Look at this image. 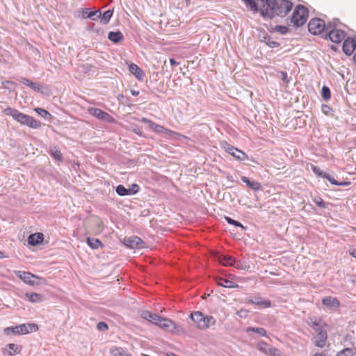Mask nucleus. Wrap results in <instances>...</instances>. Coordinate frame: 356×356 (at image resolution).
I'll return each mask as SVG.
<instances>
[{"label": "nucleus", "instance_id": "nucleus-1", "mask_svg": "<svg viewBox=\"0 0 356 356\" xmlns=\"http://www.w3.org/2000/svg\"><path fill=\"white\" fill-rule=\"evenodd\" d=\"M259 1V0H257ZM260 13L264 17L272 19L275 16L284 17L293 8V3L289 0H260Z\"/></svg>", "mask_w": 356, "mask_h": 356}, {"label": "nucleus", "instance_id": "nucleus-2", "mask_svg": "<svg viewBox=\"0 0 356 356\" xmlns=\"http://www.w3.org/2000/svg\"><path fill=\"white\" fill-rule=\"evenodd\" d=\"M3 112L6 115L12 116L15 120L21 124L26 125L33 129H38L41 126L40 121L11 107L5 108Z\"/></svg>", "mask_w": 356, "mask_h": 356}, {"label": "nucleus", "instance_id": "nucleus-3", "mask_svg": "<svg viewBox=\"0 0 356 356\" xmlns=\"http://www.w3.org/2000/svg\"><path fill=\"white\" fill-rule=\"evenodd\" d=\"M140 316L143 318L159 326L163 329L168 330L170 328H175V324L171 320L162 318L159 315L152 313L149 311H142Z\"/></svg>", "mask_w": 356, "mask_h": 356}, {"label": "nucleus", "instance_id": "nucleus-4", "mask_svg": "<svg viewBox=\"0 0 356 356\" xmlns=\"http://www.w3.org/2000/svg\"><path fill=\"white\" fill-rule=\"evenodd\" d=\"M308 10L304 6L298 5L295 8L293 15L290 19L289 25L295 27H300L304 25L308 17Z\"/></svg>", "mask_w": 356, "mask_h": 356}, {"label": "nucleus", "instance_id": "nucleus-5", "mask_svg": "<svg viewBox=\"0 0 356 356\" xmlns=\"http://www.w3.org/2000/svg\"><path fill=\"white\" fill-rule=\"evenodd\" d=\"M190 317L195 326L201 330L207 329L216 323V320L213 316H206L200 312L192 313Z\"/></svg>", "mask_w": 356, "mask_h": 356}, {"label": "nucleus", "instance_id": "nucleus-6", "mask_svg": "<svg viewBox=\"0 0 356 356\" xmlns=\"http://www.w3.org/2000/svg\"><path fill=\"white\" fill-rule=\"evenodd\" d=\"M330 24L325 26V22L320 18L312 19L308 24L309 31L313 35H318L324 31L327 32L329 29Z\"/></svg>", "mask_w": 356, "mask_h": 356}, {"label": "nucleus", "instance_id": "nucleus-7", "mask_svg": "<svg viewBox=\"0 0 356 356\" xmlns=\"http://www.w3.org/2000/svg\"><path fill=\"white\" fill-rule=\"evenodd\" d=\"M222 148L223 149L231 154L234 158L236 159L243 161L248 159V156L245 152L240 150L239 149L232 146V145L229 144L228 143L223 141L220 143Z\"/></svg>", "mask_w": 356, "mask_h": 356}, {"label": "nucleus", "instance_id": "nucleus-8", "mask_svg": "<svg viewBox=\"0 0 356 356\" xmlns=\"http://www.w3.org/2000/svg\"><path fill=\"white\" fill-rule=\"evenodd\" d=\"M326 34L328 35L330 40L335 43H340L344 40L346 36V33L343 31L337 29L336 27L332 28L331 25L329 26V29L327 31Z\"/></svg>", "mask_w": 356, "mask_h": 356}, {"label": "nucleus", "instance_id": "nucleus-9", "mask_svg": "<svg viewBox=\"0 0 356 356\" xmlns=\"http://www.w3.org/2000/svg\"><path fill=\"white\" fill-rule=\"evenodd\" d=\"M88 113H90L91 115H92L102 121H104L106 122H112L114 121V119L111 115H110L106 112H105L98 108L91 107L88 109Z\"/></svg>", "mask_w": 356, "mask_h": 356}, {"label": "nucleus", "instance_id": "nucleus-10", "mask_svg": "<svg viewBox=\"0 0 356 356\" xmlns=\"http://www.w3.org/2000/svg\"><path fill=\"white\" fill-rule=\"evenodd\" d=\"M16 275L20 278L22 280H23L26 284H28L31 286H35L38 285L39 282L37 281L38 279V277L34 275L33 274L25 272V271H21L18 270L15 273Z\"/></svg>", "mask_w": 356, "mask_h": 356}, {"label": "nucleus", "instance_id": "nucleus-11", "mask_svg": "<svg viewBox=\"0 0 356 356\" xmlns=\"http://www.w3.org/2000/svg\"><path fill=\"white\" fill-rule=\"evenodd\" d=\"M246 302L257 305L259 308L265 309L271 307V302L269 300L264 299L259 296H251L246 299Z\"/></svg>", "mask_w": 356, "mask_h": 356}, {"label": "nucleus", "instance_id": "nucleus-12", "mask_svg": "<svg viewBox=\"0 0 356 356\" xmlns=\"http://www.w3.org/2000/svg\"><path fill=\"white\" fill-rule=\"evenodd\" d=\"M322 305L330 310H337L340 307V301L335 297L326 296L322 300Z\"/></svg>", "mask_w": 356, "mask_h": 356}, {"label": "nucleus", "instance_id": "nucleus-13", "mask_svg": "<svg viewBox=\"0 0 356 356\" xmlns=\"http://www.w3.org/2000/svg\"><path fill=\"white\" fill-rule=\"evenodd\" d=\"M316 332V335L314 337V343L315 346L320 348L324 347L327 338L326 330L323 328Z\"/></svg>", "mask_w": 356, "mask_h": 356}, {"label": "nucleus", "instance_id": "nucleus-14", "mask_svg": "<svg viewBox=\"0 0 356 356\" xmlns=\"http://www.w3.org/2000/svg\"><path fill=\"white\" fill-rule=\"evenodd\" d=\"M356 49V43L352 38H344L343 44V51L346 55H351L353 51Z\"/></svg>", "mask_w": 356, "mask_h": 356}, {"label": "nucleus", "instance_id": "nucleus-15", "mask_svg": "<svg viewBox=\"0 0 356 356\" xmlns=\"http://www.w3.org/2000/svg\"><path fill=\"white\" fill-rule=\"evenodd\" d=\"M81 16L83 19H90L94 21L101 17V12L100 10L90 11L88 8H83Z\"/></svg>", "mask_w": 356, "mask_h": 356}, {"label": "nucleus", "instance_id": "nucleus-16", "mask_svg": "<svg viewBox=\"0 0 356 356\" xmlns=\"http://www.w3.org/2000/svg\"><path fill=\"white\" fill-rule=\"evenodd\" d=\"M44 241V235L42 233L38 232L30 234L28 237V243L31 245L36 246L42 243Z\"/></svg>", "mask_w": 356, "mask_h": 356}, {"label": "nucleus", "instance_id": "nucleus-17", "mask_svg": "<svg viewBox=\"0 0 356 356\" xmlns=\"http://www.w3.org/2000/svg\"><path fill=\"white\" fill-rule=\"evenodd\" d=\"M141 122H144V123H146L149 125V128L151 129H152L154 132L156 133H158V134H161V133H163L164 131V129L165 127L160 125V124H156L155 122H154L153 121L146 118H143L141 120H140Z\"/></svg>", "mask_w": 356, "mask_h": 356}, {"label": "nucleus", "instance_id": "nucleus-18", "mask_svg": "<svg viewBox=\"0 0 356 356\" xmlns=\"http://www.w3.org/2000/svg\"><path fill=\"white\" fill-rule=\"evenodd\" d=\"M19 326L20 334H25L33 331H36L38 329V326L35 323H28L22 324Z\"/></svg>", "mask_w": 356, "mask_h": 356}, {"label": "nucleus", "instance_id": "nucleus-19", "mask_svg": "<svg viewBox=\"0 0 356 356\" xmlns=\"http://www.w3.org/2000/svg\"><path fill=\"white\" fill-rule=\"evenodd\" d=\"M129 72L134 74L138 80H143V72L140 67H139L137 65L131 63L129 64Z\"/></svg>", "mask_w": 356, "mask_h": 356}, {"label": "nucleus", "instance_id": "nucleus-20", "mask_svg": "<svg viewBox=\"0 0 356 356\" xmlns=\"http://www.w3.org/2000/svg\"><path fill=\"white\" fill-rule=\"evenodd\" d=\"M127 245L131 248H143V241L138 236H132L127 239Z\"/></svg>", "mask_w": 356, "mask_h": 356}, {"label": "nucleus", "instance_id": "nucleus-21", "mask_svg": "<svg viewBox=\"0 0 356 356\" xmlns=\"http://www.w3.org/2000/svg\"><path fill=\"white\" fill-rule=\"evenodd\" d=\"M246 7L251 11H252L254 13H257L259 10L258 7L259 6L261 8L262 7L261 6V1H258L257 0H243Z\"/></svg>", "mask_w": 356, "mask_h": 356}, {"label": "nucleus", "instance_id": "nucleus-22", "mask_svg": "<svg viewBox=\"0 0 356 356\" xmlns=\"http://www.w3.org/2000/svg\"><path fill=\"white\" fill-rule=\"evenodd\" d=\"M49 152L52 158L57 161H63V155L59 148L56 145H51L49 147Z\"/></svg>", "mask_w": 356, "mask_h": 356}, {"label": "nucleus", "instance_id": "nucleus-23", "mask_svg": "<svg viewBox=\"0 0 356 356\" xmlns=\"http://www.w3.org/2000/svg\"><path fill=\"white\" fill-rule=\"evenodd\" d=\"M163 134H164L168 139H175L177 140H181L182 138H186V136L177 132H175L166 128L164 129V131L163 132Z\"/></svg>", "mask_w": 356, "mask_h": 356}, {"label": "nucleus", "instance_id": "nucleus-24", "mask_svg": "<svg viewBox=\"0 0 356 356\" xmlns=\"http://www.w3.org/2000/svg\"><path fill=\"white\" fill-rule=\"evenodd\" d=\"M308 324L315 332L323 329L321 319L316 317L310 318Z\"/></svg>", "mask_w": 356, "mask_h": 356}, {"label": "nucleus", "instance_id": "nucleus-25", "mask_svg": "<svg viewBox=\"0 0 356 356\" xmlns=\"http://www.w3.org/2000/svg\"><path fill=\"white\" fill-rule=\"evenodd\" d=\"M108 38L114 43H118L123 40L124 37L120 31H111L108 34Z\"/></svg>", "mask_w": 356, "mask_h": 356}, {"label": "nucleus", "instance_id": "nucleus-26", "mask_svg": "<svg viewBox=\"0 0 356 356\" xmlns=\"http://www.w3.org/2000/svg\"><path fill=\"white\" fill-rule=\"evenodd\" d=\"M307 170H312L317 177H320L321 178H331L330 175H326V173L323 172L319 167L316 166L313 164H310L309 167L307 168Z\"/></svg>", "mask_w": 356, "mask_h": 356}, {"label": "nucleus", "instance_id": "nucleus-27", "mask_svg": "<svg viewBox=\"0 0 356 356\" xmlns=\"http://www.w3.org/2000/svg\"><path fill=\"white\" fill-rule=\"evenodd\" d=\"M218 261L224 266H233L235 259L229 255H220Z\"/></svg>", "mask_w": 356, "mask_h": 356}, {"label": "nucleus", "instance_id": "nucleus-28", "mask_svg": "<svg viewBox=\"0 0 356 356\" xmlns=\"http://www.w3.org/2000/svg\"><path fill=\"white\" fill-rule=\"evenodd\" d=\"M87 244L93 250L102 247V243L100 240L95 238L88 237L86 239Z\"/></svg>", "mask_w": 356, "mask_h": 356}, {"label": "nucleus", "instance_id": "nucleus-29", "mask_svg": "<svg viewBox=\"0 0 356 356\" xmlns=\"http://www.w3.org/2000/svg\"><path fill=\"white\" fill-rule=\"evenodd\" d=\"M20 81L25 86H29L32 90L36 92H39L40 90V86L38 85L36 83L33 82L26 78H21Z\"/></svg>", "mask_w": 356, "mask_h": 356}, {"label": "nucleus", "instance_id": "nucleus-30", "mask_svg": "<svg viewBox=\"0 0 356 356\" xmlns=\"http://www.w3.org/2000/svg\"><path fill=\"white\" fill-rule=\"evenodd\" d=\"M217 284L219 286L229 289L238 286V285L235 284L232 281L224 278H218L217 280Z\"/></svg>", "mask_w": 356, "mask_h": 356}, {"label": "nucleus", "instance_id": "nucleus-31", "mask_svg": "<svg viewBox=\"0 0 356 356\" xmlns=\"http://www.w3.org/2000/svg\"><path fill=\"white\" fill-rule=\"evenodd\" d=\"M111 353L113 356H132L124 349L120 347H113L111 348Z\"/></svg>", "mask_w": 356, "mask_h": 356}, {"label": "nucleus", "instance_id": "nucleus-32", "mask_svg": "<svg viewBox=\"0 0 356 356\" xmlns=\"http://www.w3.org/2000/svg\"><path fill=\"white\" fill-rule=\"evenodd\" d=\"M6 350L8 351V355L13 356L19 353L21 347L15 343H9L7 345Z\"/></svg>", "mask_w": 356, "mask_h": 356}, {"label": "nucleus", "instance_id": "nucleus-33", "mask_svg": "<svg viewBox=\"0 0 356 356\" xmlns=\"http://www.w3.org/2000/svg\"><path fill=\"white\" fill-rule=\"evenodd\" d=\"M113 14V11L112 10H107L105 11L102 15H101V17H99L101 23L104 25L107 24L110 22Z\"/></svg>", "mask_w": 356, "mask_h": 356}, {"label": "nucleus", "instance_id": "nucleus-34", "mask_svg": "<svg viewBox=\"0 0 356 356\" xmlns=\"http://www.w3.org/2000/svg\"><path fill=\"white\" fill-rule=\"evenodd\" d=\"M250 332L258 334L261 337L266 336V331L263 327H248L245 329V332L249 333Z\"/></svg>", "mask_w": 356, "mask_h": 356}, {"label": "nucleus", "instance_id": "nucleus-35", "mask_svg": "<svg viewBox=\"0 0 356 356\" xmlns=\"http://www.w3.org/2000/svg\"><path fill=\"white\" fill-rule=\"evenodd\" d=\"M248 187L254 191H258L261 188V184L255 179H242Z\"/></svg>", "mask_w": 356, "mask_h": 356}, {"label": "nucleus", "instance_id": "nucleus-36", "mask_svg": "<svg viewBox=\"0 0 356 356\" xmlns=\"http://www.w3.org/2000/svg\"><path fill=\"white\" fill-rule=\"evenodd\" d=\"M26 296L29 298V300L32 302H38L42 300V296L36 293H26Z\"/></svg>", "mask_w": 356, "mask_h": 356}, {"label": "nucleus", "instance_id": "nucleus-37", "mask_svg": "<svg viewBox=\"0 0 356 356\" xmlns=\"http://www.w3.org/2000/svg\"><path fill=\"white\" fill-rule=\"evenodd\" d=\"M313 202L320 208L325 209L329 204L323 201V200L318 196H315L312 197Z\"/></svg>", "mask_w": 356, "mask_h": 356}, {"label": "nucleus", "instance_id": "nucleus-38", "mask_svg": "<svg viewBox=\"0 0 356 356\" xmlns=\"http://www.w3.org/2000/svg\"><path fill=\"white\" fill-rule=\"evenodd\" d=\"M337 356H355V353L352 348H346L339 351Z\"/></svg>", "mask_w": 356, "mask_h": 356}, {"label": "nucleus", "instance_id": "nucleus-39", "mask_svg": "<svg viewBox=\"0 0 356 356\" xmlns=\"http://www.w3.org/2000/svg\"><path fill=\"white\" fill-rule=\"evenodd\" d=\"M321 96L325 101H328L331 97V92L327 86H323L322 88Z\"/></svg>", "mask_w": 356, "mask_h": 356}, {"label": "nucleus", "instance_id": "nucleus-40", "mask_svg": "<svg viewBox=\"0 0 356 356\" xmlns=\"http://www.w3.org/2000/svg\"><path fill=\"white\" fill-rule=\"evenodd\" d=\"M116 193L120 196L129 195L128 188H125L123 185H118L116 187Z\"/></svg>", "mask_w": 356, "mask_h": 356}, {"label": "nucleus", "instance_id": "nucleus-41", "mask_svg": "<svg viewBox=\"0 0 356 356\" xmlns=\"http://www.w3.org/2000/svg\"><path fill=\"white\" fill-rule=\"evenodd\" d=\"M225 220L229 223V225H234L236 227H241L242 229L245 230L246 228L238 221L235 220L230 217L225 216Z\"/></svg>", "mask_w": 356, "mask_h": 356}, {"label": "nucleus", "instance_id": "nucleus-42", "mask_svg": "<svg viewBox=\"0 0 356 356\" xmlns=\"http://www.w3.org/2000/svg\"><path fill=\"white\" fill-rule=\"evenodd\" d=\"M262 41L264 42L268 47H270L271 48H276L280 46L279 42H277L276 41L270 40V39L268 36H265Z\"/></svg>", "mask_w": 356, "mask_h": 356}, {"label": "nucleus", "instance_id": "nucleus-43", "mask_svg": "<svg viewBox=\"0 0 356 356\" xmlns=\"http://www.w3.org/2000/svg\"><path fill=\"white\" fill-rule=\"evenodd\" d=\"M4 333L6 334H10V333L20 334L19 326L6 327L4 329Z\"/></svg>", "mask_w": 356, "mask_h": 356}, {"label": "nucleus", "instance_id": "nucleus-44", "mask_svg": "<svg viewBox=\"0 0 356 356\" xmlns=\"http://www.w3.org/2000/svg\"><path fill=\"white\" fill-rule=\"evenodd\" d=\"M35 112L44 118H47L51 116V114L44 108H35Z\"/></svg>", "mask_w": 356, "mask_h": 356}, {"label": "nucleus", "instance_id": "nucleus-45", "mask_svg": "<svg viewBox=\"0 0 356 356\" xmlns=\"http://www.w3.org/2000/svg\"><path fill=\"white\" fill-rule=\"evenodd\" d=\"M330 183L333 185L341 186H347L350 184V181H342L340 179H328Z\"/></svg>", "mask_w": 356, "mask_h": 356}, {"label": "nucleus", "instance_id": "nucleus-46", "mask_svg": "<svg viewBox=\"0 0 356 356\" xmlns=\"http://www.w3.org/2000/svg\"><path fill=\"white\" fill-rule=\"evenodd\" d=\"M2 85L5 88L9 90L10 91L13 90L15 87V83L10 81L2 82Z\"/></svg>", "mask_w": 356, "mask_h": 356}, {"label": "nucleus", "instance_id": "nucleus-47", "mask_svg": "<svg viewBox=\"0 0 356 356\" xmlns=\"http://www.w3.org/2000/svg\"><path fill=\"white\" fill-rule=\"evenodd\" d=\"M139 186L136 184H134L131 187L128 188L129 195H134L139 191Z\"/></svg>", "mask_w": 356, "mask_h": 356}, {"label": "nucleus", "instance_id": "nucleus-48", "mask_svg": "<svg viewBox=\"0 0 356 356\" xmlns=\"http://www.w3.org/2000/svg\"><path fill=\"white\" fill-rule=\"evenodd\" d=\"M97 328L99 331L104 332L108 330V326L105 322L102 321L97 323Z\"/></svg>", "mask_w": 356, "mask_h": 356}, {"label": "nucleus", "instance_id": "nucleus-49", "mask_svg": "<svg viewBox=\"0 0 356 356\" xmlns=\"http://www.w3.org/2000/svg\"><path fill=\"white\" fill-rule=\"evenodd\" d=\"M258 348L260 351L268 353V344L265 342H261L258 344Z\"/></svg>", "mask_w": 356, "mask_h": 356}, {"label": "nucleus", "instance_id": "nucleus-50", "mask_svg": "<svg viewBox=\"0 0 356 356\" xmlns=\"http://www.w3.org/2000/svg\"><path fill=\"white\" fill-rule=\"evenodd\" d=\"M322 112L325 115H329L332 111V108L328 105L323 104L321 107Z\"/></svg>", "mask_w": 356, "mask_h": 356}, {"label": "nucleus", "instance_id": "nucleus-51", "mask_svg": "<svg viewBox=\"0 0 356 356\" xmlns=\"http://www.w3.org/2000/svg\"><path fill=\"white\" fill-rule=\"evenodd\" d=\"M268 353L273 356H278L280 350L275 348H269L268 350Z\"/></svg>", "mask_w": 356, "mask_h": 356}, {"label": "nucleus", "instance_id": "nucleus-52", "mask_svg": "<svg viewBox=\"0 0 356 356\" xmlns=\"http://www.w3.org/2000/svg\"><path fill=\"white\" fill-rule=\"evenodd\" d=\"M281 79L286 83H289L290 81V79H289L288 74L286 72H281Z\"/></svg>", "mask_w": 356, "mask_h": 356}, {"label": "nucleus", "instance_id": "nucleus-53", "mask_svg": "<svg viewBox=\"0 0 356 356\" xmlns=\"http://www.w3.org/2000/svg\"><path fill=\"white\" fill-rule=\"evenodd\" d=\"M277 28H278V29H277V30H278L279 31H280V33H282V34L286 33V31H287V28H286V27H285V26H278Z\"/></svg>", "mask_w": 356, "mask_h": 356}, {"label": "nucleus", "instance_id": "nucleus-54", "mask_svg": "<svg viewBox=\"0 0 356 356\" xmlns=\"http://www.w3.org/2000/svg\"><path fill=\"white\" fill-rule=\"evenodd\" d=\"M197 1V0H185L186 6L195 4Z\"/></svg>", "mask_w": 356, "mask_h": 356}, {"label": "nucleus", "instance_id": "nucleus-55", "mask_svg": "<svg viewBox=\"0 0 356 356\" xmlns=\"http://www.w3.org/2000/svg\"><path fill=\"white\" fill-rule=\"evenodd\" d=\"M233 266H234L235 268H236L238 269H243L241 263V262H236V261L234 263Z\"/></svg>", "mask_w": 356, "mask_h": 356}, {"label": "nucleus", "instance_id": "nucleus-56", "mask_svg": "<svg viewBox=\"0 0 356 356\" xmlns=\"http://www.w3.org/2000/svg\"><path fill=\"white\" fill-rule=\"evenodd\" d=\"M133 131H134L135 134H138V136H141L143 135L142 131L140 130V129H139L138 127L134 128V129H133Z\"/></svg>", "mask_w": 356, "mask_h": 356}, {"label": "nucleus", "instance_id": "nucleus-57", "mask_svg": "<svg viewBox=\"0 0 356 356\" xmlns=\"http://www.w3.org/2000/svg\"><path fill=\"white\" fill-rule=\"evenodd\" d=\"M170 63L172 65H178V63L174 59V58H170Z\"/></svg>", "mask_w": 356, "mask_h": 356}, {"label": "nucleus", "instance_id": "nucleus-58", "mask_svg": "<svg viewBox=\"0 0 356 356\" xmlns=\"http://www.w3.org/2000/svg\"><path fill=\"white\" fill-rule=\"evenodd\" d=\"M131 93L133 96H138L139 95V91L138 90H131Z\"/></svg>", "mask_w": 356, "mask_h": 356}, {"label": "nucleus", "instance_id": "nucleus-59", "mask_svg": "<svg viewBox=\"0 0 356 356\" xmlns=\"http://www.w3.org/2000/svg\"><path fill=\"white\" fill-rule=\"evenodd\" d=\"M349 254H350L352 257H353L356 258V250H353L352 251H350V252H349Z\"/></svg>", "mask_w": 356, "mask_h": 356}, {"label": "nucleus", "instance_id": "nucleus-60", "mask_svg": "<svg viewBox=\"0 0 356 356\" xmlns=\"http://www.w3.org/2000/svg\"><path fill=\"white\" fill-rule=\"evenodd\" d=\"M6 256L4 255L3 252L0 251V259L4 258Z\"/></svg>", "mask_w": 356, "mask_h": 356}, {"label": "nucleus", "instance_id": "nucleus-61", "mask_svg": "<svg viewBox=\"0 0 356 356\" xmlns=\"http://www.w3.org/2000/svg\"><path fill=\"white\" fill-rule=\"evenodd\" d=\"M167 356H177V355H175V353H168L167 355Z\"/></svg>", "mask_w": 356, "mask_h": 356}, {"label": "nucleus", "instance_id": "nucleus-62", "mask_svg": "<svg viewBox=\"0 0 356 356\" xmlns=\"http://www.w3.org/2000/svg\"><path fill=\"white\" fill-rule=\"evenodd\" d=\"M314 356H325V355H323L322 353H316V354H314Z\"/></svg>", "mask_w": 356, "mask_h": 356}, {"label": "nucleus", "instance_id": "nucleus-63", "mask_svg": "<svg viewBox=\"0 0 356 356\" xmlns=\"http://www.w3.org/2000/svg\"><path fill=\"white\" fill-rule=\"evenodd\" d=\"M103 222L101 220L98 221V226L100 227L102 225Z\"/></svg>", "mask_w": 356, "mask_h": 356}, {"label": "nucleus", "instance_id": "nucleus-64", "mask_svg": "<svg viewBox=\"0 0 356 356\" xmlns=\"http://www.w3.org/2000/svg\"><path fill=\"white\" fill-rule=\"evenodd\" d=\"M355 231H356V229H355Z\"/></svg>", "mask_w": 356, "mask_h": 356}]
</instances>
